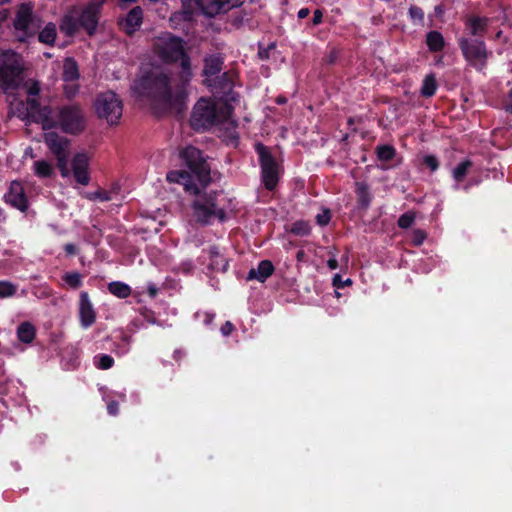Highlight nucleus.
<instances>
[{"mask_svg": "<svg viewBox=\"0 0 512 512\" xmlns=\"http://www.w3.org/2000/svg\"><path fill=\"white\" fill-rule=\"evenodd\" d=\"M22 57L10 50L0 54V89L7 95L13 114L42 125L43 129L59 127L63 132L77 135L86 128V116L78 105H67L54 113L36 99L39 81L26 78Z\"/></svg>", "mask_w": 512, "mask_h": 512, "instance_id": "nucleus-1", "label": "nucleus"}, {"mask_svg": "<svg viewBox=\"0 0 512 512\" xmlns=\"http://www.w3.org/2000/svg\"><path fill=\"white\" fill-rule=\"evenodd\" d=\"M154 50L164 62L181 61V83H172L165 73L154 69L137 79L132 89L138 97L147 98L155 106L179 111L187 98L186 84L192 76L190 59L184 51L183 41L170 33H163L155 39Z\"/></svg>", "mask_w": 512, "mask_h": 512, "instance_id": "nucleus-2", "label": "nucleus"}, {"mask_svg": "<svg viewBox=\"0 0 512 512\" xmlns=\"http://www.w3.org/2000/svg\"><path fill=\"white\" fill-rule=\"evenodd\" d=\"M170 183H178L184 187L187 193L195 196L192 202V211L195 219L201 223H209L214 219L224 220L225 212L220 205L219 195L216 192L205 191L206 187L191 183V175L183 170H175L167 173Z\"/></svg>", "mask_w": 512, "mask_h": 512, "instance_id": "nucleus-3", "label": "nucleus"}, {"mask_svg": "<svg viewBox=\"0 0 512 512\" xmlns=\"http://www.w3.org/2000/svg\"><path fill=\"white\" fill-rule=\"evenodd\" d=\"M228 93L224 98H200L193 107L190 118L191 126L194 129H207L213 125H221L226 130L236 127L232 119V106L228 103L234 101L235 95L230 91V86L225 84Z\"/></svg>", "mask_w": 512, "mask_h": 512, "instance_id": "nucleus-4", "label": "nucleus"}, {"mask_svg": "<svg viewBox=\"0 0 512 512\" xmlns=\"http://www.w3.org/2000/svg\"><path fill=\"white\" fill-rule=\"evenodd\" d=\"M42 25V19L34 12V5L25 2L17 6L13 19L14 35L21 42L34 38Z\"/></svg>", "mask_w": 512, "mask_h": 512, "instance_id": "nucleus-5", "label": "nucleus"}, {"mask_svg": "<svg viewBox=\"0 0 512 512\" xmlns=\"http://www.w3.org/2000/svg\"><path fill=\"white\" fill-rule=\"evenodd\" d=\"M181 158L190 170V172H185L191 175V183L207 187L211 181L210 167L201 151L194 146H187L182 150Z\"/></svg>", "mask_w": 512, "mask_h": 512, "instance_id": "nucleus-6", "label": "nucleus"}, {"mask_svg": "<svg viewBox=\"0 0 512 512\" xmlns=\"http://www.w3.org/2000/svg\"><path fill=\"white\" fill-rule=\"evenodd\" d=\"M96 115L109 125H116L122 117L123 103L113 91H105L97 95L93 104Z\"/></svg>", "mask_w": 512, "mask_h": 512, "instance_id": "nucleus-7", "label": "nucleus"}, {"mask_svg": "<svg viewBox=\"0 0 512 512\" xmlns=\"http://www.w3.org/2000/svg\"><path fill=\"white\" fill-rule=\"evenodd\" d=\"M44 140L51 153L55 156L57 167L63 178L70 176L68 167L69 140L55 132L45 133Z\"/></svg>", "mask_w": 512, "mask_h": 512, "instance_id": "nucleus-8", "label": "nucleus"}, {"mask_svg": "<svg viewBox=\"0 0 512 512\" xmlns=\"http://www.w3.org/2000/svg\"><path fill=\"white\" fill-rule=\"evenodd\" d=\"M256 150L260 157V164L262 168V179L264 182V185L267 189L272 190L278 182V174H279V168L268 151V149L262 145L257 144Z\"/></svg>", "mask_w": 512, "mask_h": 512, "instance_id": "nucleus-9", "label": "nucleus"}, {"mask_svg": "<svg viewBox=\"0 0 512 512\" xmlns=\"http://www.w3.org/2000/svg\"><path fill=\"white\" fill-rule=\"evenodd\" d=\"M459 46L468 62L479 69L484 66L488 56L484 42L460 38Z\"/></svg>", "mask_w": 512, "mask_h": 512, "instance_id": "nucleus-10", "label": "nucleus"}, {"mask_svg": "<svg viewBox=\"0 0 512 512\" xmlns=\"http://www.w3.org/2000/svg\"><path fill=\"white\" fill-rule=\"evenodd\" d=\"M104 0H90L84 7L80 8V24L90 35L96 30L99 14Z\"/></svg>", "mask_w": 512, "mask_h": 512, "instance_id": "nucleus-11", "label": "nucleus"}, {"mask_svg": "<svg viewBox=\"0 0 512 512\" xmlns=\"http://www.w3.org/2000/svg\"><path fill=\"white\" fill-rule=\"evenodd\" d=\"M4 199L6 203L21 212H25L28 208L27 197L20 181L15 180L10 183L9 189L4 195Z\"/></svg>", "mask_w": 512, "mask_h": 512, "instance_id": "nucleus-12", "label": "nucleus"}, {"mask_svg": "<svg viewBox=\"0 0 512 512\" xmlns=\"http://www.w3.org/2000/svg\"><path fill=\"white\" fill-rule=\"evenodd\" d=\"M72 173L75 181L82 185L86 186L89 184L90 176H89V157L85 153L76 154L71 162Z\"/></svg>", "mask_w": 512, "mask_h": 512, "instance_id": "nucleus-13", "label": "nucleus"}, {"mask_svg": "<svg viewBox=\"0 0 512 512\" xmlns=\"http://www.w3.org/2000/svg\"><path fill=\"white\" fill-rule=\"evenodd\" d=\"M193 5L199 7L209 17L227 12L237 6L236 3H232L230 0H194Z\"/></svg>", "mask_w": 512, "mask_h": 512, "instance_id": "nucleus-14", "label": "nucleus"}, {"mask_svg": "<svg viewBox=\"0 0 512 512\" xmlns=\"http://www.w3.org/2000/svg\"><path fill=\"white\" fill-rule=\"evenodd\" d=\"M222 70V60L217 56H209L204 62V76L207 86L215 88L217 80L220 78V72Z\"/></svg>", "mask_w": 512, "mask_h": 512, "instance_id": "nucleus-15", "label": "nucleus"}, {"mask_svg": "<svg viewBox=\"0 0 512 512\" xmlns=\"http://www.w3.org/2000/svg\"><path fill=\"white\" fill-rule=\"evenodd\" d=\"M79 319L83 328H89L95 323L96 313L87 292H81L79 301Z\"/></svg>", "mask_w": 512, "mask_h": 512, "instance_id": "nucleus-16", "label": "nucleus"}, {"mask_svg": "<svg viewBox=\"0 0 512 512\" xmlns=\"http://www.w3.org/2000/svg\"><path fill=\"white\" fill-rule=\"evenodd\" d=\"M80 8L73 7L68 10L60 22V30L67 36H72L76 33L80 24Z\"/></svg>", "mask_w": 512, "mask_h": 512, "instance_id": "nucleus-17", "label": "nucleus"}, {"mask_svg": "<svg viewBox=\"0 0 512 512\" xmlns=\"http://www.w3.org/2000/svg\"><path fill=\"white\" fill-rule=\"evenodd\" d=\"M142 23V10L139 7L133 8L126 18L121 22L122 29L127 34L134 33Z\"/></svg>", "mask_w": 512, "mask_h": 512, "instance_id": "nucleus-18", "label": "nucleus"}, {"mask_svg": "<svg viewBox=\"0 0 512 512\" xmlns=\"http://www.w3.org/2000/svg\"><path fill=\"white\" fill-rule=\"evenodd\" d=\"M274 271V266L271 261L263 260L261 261L257 268H253L248 273V279H256L259 282H264L268 277L272 275Z\"/></svg>", "mask_w": 512, "mask_h": 512, "instance_id": "nucleus-19", "label": "nucleus"}, {"mask_svg": "<svg viewBox=\"0 0 512 512\" xmlns=\"http://www.w3.org/2000/svg\"><path fill=\"white\" fill-rule=\"evenodd\" d=\"M487 19L478 16H469L466 21V28L471 35H480L485 31Z\"/></svg>", "mask_w": 512, "mask_h": 512, "instance_id": "nucleus-20", "label": "nucleus"}, {"mask_svg": "<svg viewBox=\"0 0 512 512\" xmlns=\"http://www.w3.org/2000/svg\"><path fill=\"white\" fill-rule=\"evenodd\" d=\"M37 33L39 42L45 45H53L57 36V28L54 23L49 22Z\"/></svg>", "mask_w": 512, "mask_h": 512, "instance_id": "nucleus-21", "label": "nucleus"}, {"mask_svg": "<svg viewBox=\"0 0 512 512\" xmlns=\"http://www.w3.org/2000/svg\"><path fill=\"white\" fill-rule=\"evenodd\" d=\"M228 267V261L219 253L218 250L212 248L210 250L209 268L215 272H225Z\"/></svg>", "mask_w": 512, "mask_h": 512, "instance_id": "nucleus-22", "label": "nucleus"}, {"mask_svg": "<svg viewBox=\"0 0 512 512\" xmlns=\"http://www.w3.org/2000/svg\"><path fill=\"white\" fill-rule=\"evenodd\" d=\"M62 77L64 82L77 81L79 78V71L76 62L71 58H66L63 62Z\"/></svg>", "mask_w": 512, "mask_h": 512, "instance_id": "nucleus-23", "label": "nucleus"}, {"mask_svg": "<svg viewBox=\"0 0 512 512\" xmlns=\"http://www.w3.org/2000/svg\"><path fill=\"white\" fill-rule=\"evenodd\" d=\"M32 170L39 178H48L54 174V166L46 160H37L33 163Z\"/></svg>", "mask_w": 512, "mask_h": 512, "instance_id": "nucleus-24", "label": "nucleus"}, {"mask_svg": "<svg viewBox=\"0 0 512 512\" xmlns=\"http://www.w3.org/2000/svg\"><path fill=\"white\" fill-rule=\"evenodd\" d=\"M17 336L21 342L31 343L35 338V328L29 322H24L17 329Z\"/></svg>", "mask_w": 512, "mask_h": 512, "instance_id": "nucleus-25", "label": "nucleus"}, {"mask_svg": "<svg viewBox=\"0 0 512 512\" xmlns=\"http://www.w3.org/2000/svg\"><path fill=\"white\" fill-rule=\"evenodd\" d=\"M194 0H182L183 4V11L174 13L170 17V21L177 25L180 20L188 21L191 19L192 16V3Z\"/></svg>", "mask_w": 512, "mask_h": 512, "instance_id": "nucleus-26", "label": "nucleus"}, {"mask_svg": "<svg viewBox=\"0 0 512 512\" xmlns=\"http://www.w3.org/2000/svg\"><path fill=\"white\" fill-rule=\"evenodd\" d=\"M108 290L111 294L122 299L129 297L131 294L130 286L119 281L109 283Z\"/></svg>", "mask_w": 512, "mask_h": 512, "instance_id": "nucleus-27", "label": "nucleus"}, {"mask_svg": "<svg viewBox=\"0 0 512 512\" xmlns=\"http://www.w3.org/2000/svg\"><path fill=\"white\" fill-rule=\"evenodd\" d=\"M426 42L429 49L435 52L440 51L444 46V38L442 34L437 31L429 32Z\"/></svg>", "mask_w": 512, "mask_h": 512, "instance_id": "nucleus-28", "label": "nucleus"}, {"mask_svg": "<svg viewBox=\"0 0 512 512\" xmlns=\"http://www.w3.org/2000/svg\"><path fill=\"white\" fill-rule=\"evenodd\" d=\"M437 89V82L434 75H427L422 83L421 94L424 97H431L435 94Z\"/></svg>", "mask_w": 512, "mask_h": 512, "instance_id": "nucleus-29", "label": "nucleus"}, {"mask_svg": "<svg viewBox=\"0 0 512 512\" xmlns=\"http://www.w3.org/2000/svg\"><path fill=\"white\" fill-rule=\"evenodd\" d=\"M18 286L10 281H0V298H10L17 293Z\"/></svg>", "mask_w": 512, "mask_h": 512, "instance_id": "nucleus-30", "label": "nucleus"}, {"mask_svg": "<svg viewBox=\"0 0 512 512\" xmlns=\"http://www.w3.org/2000/svg\"><path fill=\"white\" fill-rule=\"evenodd\" d=\"M472 163L469 160H465L461 163H459L454 169H453V178L456 182H461L464 177L466 176L468 169L471 167Z\"/></svg>", "mask_w": 512, "mask_h": 512, "instance_id": "nucleus-31", "label": "nucleus"}, {"mask_svg": "<svg viewBox=\"0 0 512 512\" xmlns=\"http://www.w3.org/2000/svg\"><path fill=\"white\" fill-rule=\"evenodd\" d=\"M94 364L96 365L97 368L106 370L113 366L114 359L110 355L99 354L94 357Z\"/></svg>", "mask_w": 512, "mask_h": 512, "instance_id": "nucleus-32", "label": "nucleus"}, {"mask_svg": "<svg viewBox=\"0 0 512 512\" xmlns=\"http://www.w3.org/2000/svg\"><path fill=\"white\" fill-rule=\"evenodd\" d=\"M415 218L416 213L414 211H408L399 217L398 226L402 229H407L413 225Z\"/></svg>", "mask_w": 512, "mask_h": 512, "instance_id": "nucleus-33", "label": "nucleus"}, {"mask_svg": "<svg viewBox=\"0 0 512 512\" xmlns=\"http://www.w3.org/2000/svg\"><path fill=\"white\" fill-rule=\"evenodd\" d=\"M377 155L380 160H391L395 155V149L390 145H383L377 148Z\"/></svg>", "mask_w": 512, "mask_h": 512, "instance_id": "nucleus-34", "label": "nucleus"}, {"mask_svg": "<svg viewBox=\"0 0 512 512\" xmlns=\"http://www.w3.org/2000/svg\"><path fill=\"white\" fill-rule=\"evenodd\" d=\"M63 279L72 288H78L82 284L81 275L77 272L66 273Z\"/></svg>", "mask_w": 512, "mask_h": 512, "instance_id": "nucleus-35", "label": "nucleus"}, {"mask_svg": "<svg viewBox=\"0 0 512 512\" xmlns=\"http://www.w3.org/2000/svg\"><path fill=\"white\" fill-rule=\"evenodd\" d=\"M356 193L363 205H367L369 203L368 189L364 183L358 182L356 184Z\"/></svg>", "mask_w": 512, "mask_h": 512, "instance_id": "nucleus-36", "label": "nucleus"}, {"mask_svg": "<svg viewBox=\"0 0 512 512\" xmlns=\"http://www.w3.org/2000/svg\"><path fill=\"white\" fill-rule=\"evenodd\" d=\"M85 198L89 200H100V201H109L111 200V196L109 192L106 191H95L85 193Z\"/></svg>", "mask_w": 512, "mask_h": 512, "instance_id": "nucleus-37", "label": "nucleus"}, {"mask_svg": "<svg viewBox=\"0 0 512 512\" xmlns=\"http://www.w3.org/2000/svg\"><path fill=\"white\" fill-rule=\"evenodd\" d=\"M427 234L421 229H415L412 231L411 241L415 246L421 245L426 239Z\"/></svg>", "mask_w": 512, "mask_h": 512, "instance_id": "nucleus-38", "label": "nucleus"}, {"mask_svg": "<svg viewBox=\"0 0 512 512\" xmlns=\"http://www.w3.org/2000/svg\"><path fill=\"white\" fill-rule=\"evenodd\" d=\"M78 88L79 86L77 81L65 82L64 91L66 96L69 98L74 97L78 92Z\"/></svg>", "mask_w": 512, "mask_h": 512, "instance_id": "nucleus-39", "label": "nucleus"}, {"mask_svg": "<svg viewBox=\"0 0 512 512\" xmlns=\"http://www.w3.org/2000/svg\"><path fill=\"white\" fill-rule=\"evenodd\" d=\"M409 15L412 20L422 22L424 19V12L417 6H411L409 9Z\"/></svg>", "mask_w": 512, "mask_h": 512, "instance_id": "nucleus-40", "label": "nucleus"}, {"mask_svg": "<svg viewBox=\"0 0 512 512\" xmlns=\"http://www.w3.org/2000/svg\"><path fill=\"white\" fill-rule=\"evenodd\" d=\"M309 231H310L309 225L304 222L295 223L292 228V232H294L296 234H300V235H306L309 233Z\"/></svg>", "mask_w": 512, "mask_h": 512, "instance_id": "nucleus-41", "label": "nucleus"}, {"mask_svg": "<svg viewBox=\"0 0 512 512\" xmlns=\"http://www.w3.org/2000/svg\"><path fill=\"white\" fill-rule=\"evenodd\" d=\"M317 223L321 226L327 225L330 221V211L323 210L322 213L316 216Z\"/></svg>", "mask_w": 512, "mask_h": 512, "instance_id": "nucleus-42", "label": "nucleus"}, {"mask_svg": "<svg viewBox=\"0 0 512 512\" xmlns=\"http://www.w3.org/2000/svg\"><path fill=\"white\" fill-rule=\"evenodd\" d=\"M424 163L431 169V171H435L438 168V161L434 156H425Z\"/></svg>", "mask_w": 512, "mask_h": 512, "instance_id": "nucleus-43", "label": "nucleus"}, {"mask_svg": "<svg viewBox=\"0 0 512 512\" xmlns=\"http://www.w3.org/2000/svg\"><path fill=\"white\" fill-rule=\"evenodd\" d=\"M233 330V324L227 321L221 328V332L224 336H228Z\"/></svg>", "mask_w": 512, "mask_h": 512, "instance_id": "nucleus-44", "label": "nucleus"}, {"mask_svg": "<svg viewBox=\"0 0 512 512\" xmlns=\"http://www.w3.org/2000/svg\"><path fill=\"white\" fill-rule=\"evenodd\" d=\"M323 14L320 10H315L313 14V24L319 25L322 22Z\"/></svg>", "mask_w": 512, "mask_h": 512, "instance_id": "nucleus-45", "label": "nucleus"}, {"mask_svg": "<svg viewBox=\"0 0 512 512\" xmlns=\"http://www.w3.org/2000/svg\"><path fill=\"white\" fill-rule=\"evenodd\" d=\"M333 286L336 288H343L344 287V281H342V278L339 274L334 275L333 277Z\"/></svg>", "mask_w": 512, "mask_h": 512, "instance_id": "nucleus-46", "label": "nucleus"}, {"mask_svg": "<svg viewBox=\"0 0 512 512\" xmlns=\"http://www.w3.org/2000/svg\"><path fill=\"white\" fill-rule=\"evenodd\" d=\"M108 412L111 415H117L118 413V404L114 401L110 402L107 406Z\"/></svg>", "mask_w": 512, "mask_h": 512, "instance_id": "nucleus-47", "label": "nucleus"}, {"mask_svg": "<svg viewBox=\"0 0 512 512\" xmlns=\"http://www.w3.org/2000/svg\"><path fill=\"white\" fill-rule=\"evenodd\" d=\"M327 265H328V267H329L331 270H334V269L338 268V261L336 260V258H335V257L330 258V259L327 261Z\"/></svg>", "mask_w": 512, "mask_h": 512, "instance_id": "nucleus-48", "label": "nucleus"}, {"mask_svg": "<svg viewBox=\"0 0 512 512\" xmlns=\"http://www.w3.org/2000/svg\"><path fill=\"white\" fill-rule=\"evenodd\" d=\"M310 13V10L308 8H301L299 11H298V17L300 19H304L306 18Z\"/></svg>", "mask_w": 512, "mask_h": 512, "instance_id": "nucleus-49", "label": "nucleus"}, {"mask_svg": "<svg viewBox=\"0 0 512 512\" xmlns=\"http://www.w3.org/2000/svg\"><path fill=\"white\" fill-rule=\"evenodd\" d=\"M8 12L7 10H0V25L7 19Z\"/></svg>", "mask_w": 512, "mask_h": 512, "instance_id": "nucleus-50", "label": "nucleus"}, {"mask_svg": "<svg viewBox=\"0 0 512 512\" xmlns=\"http://www.w3.org/2000/svg\"><path fill=\"white\" fill-rule=\"evenodd\" d=\"M65 250H66L68 253H74L75 248H74V246H73L72 244H67V245L65 246Z\"/></svg>", "mask_w": 512, "mask_h": 512, "instance_id": "nucleus-51", "label": "nucleus"}, {"mask_svg": "<svg viewBox=\"0 0 512 512\" xmlns=\"http://www.w3.org/2000/svg\"><path fill=\"white\" fill-rule=\"evenodd\" d=\"M149 293L151 296H155L157 293V289L155 287H149Z\"/></svg>", "mask_w": 512, "mask_h": 512, "instance_id": "nucleus-52", "label": "nucleus"}, {"mask_svg": "<svg viewBox=\"0 0 512 512\" xmlns=\"http://www.w3.org/2000/svg\"><path fill=\"white\" fill-rule=\"evenodd\" d=\"M348 284H351V280L350 279H347V280L344 281V286L348 285Z\"/></svg>", "mask_w": 512, "mask_h": 512, "instance_id": "nucleus-53", "label": "nucleus"}, {"mask_svg": "<svg viewBox=\"0 0 512 512\" xmlns=\"http://www.w3.org/2000/svg\"><path fill=\"white\" fill-rule=\"evenodd\" d=\"M6 2H8V0H0V4H4Z\"/></svg>", "mask_w": 512, "mask_h": 512, "instance_id": "nucleus-54", "label": "nucleus"}, {"mask_svg": "<svg viewBox=\"0 0 512 512\" xmlns=\"http://www.w3.org/2000/svg\"><path fill=\"white\" fill-rule=\"evenodd\" d=\"M302 252H298V258H302Z\"/></svg>", "mask_w": 512, "mask_h": 512, "instance_id": "nucleus-55", "label": "nucleus"}, {"mask_svg": "<svg viewBox=\"0 0 512 512\" xmlns=\"http://www.w3.org/2000/svg\"><path fill=\"white\" fill-rule=\"evenodd\" d=\"M302 252H298V258H302Z\"/></svg>", "mask_w": 512, "mask_h": 512, "instance_id": "nucleus-56", "label": "nucleus"}, {"mask_svg": "<svg viewBox=\"0 0 512 512\" xmlns=\"http://www.w3.org/2000/svg\"><path fill=\"white\" fill-rule=\"evenodd\" d=\"M510 111L512 112V106L509 107Z\"/></svg>", "mask_w": 512, "mask_h": 512, "instance_id": "nucleus-57", "label": "nucleus"}]
</instances>
